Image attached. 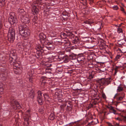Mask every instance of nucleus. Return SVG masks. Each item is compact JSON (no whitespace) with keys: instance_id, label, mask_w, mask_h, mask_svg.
<instances>
[{"instance_id":"51","label":"nucleus","mask_w":126,"mask_h":126,"mask_svg":"<svg viewBox=\"0 0 126 126\" xmlns=\"http://www.w3.org/2000/svg\"><path fill=\"white\" fill-rule=\"evenodd\" d=\"M113 126H119V123H115Z\"/></svg>"},{"instance_id":"11","label":"nucleus","mask_w":126,"mask_h":126,"mask_svg":"<svg viewBox=\"0 0 126 126\" xmlns=\"http://www.w3.org/2000/svg\"><path fill=\"white\" fill-rule=\"evenodd\" d=\"M16 56H10L9 59L10 63L13 62L14 63L16 59Z\"/></svg>"},{"instance_id":"61","label":"nucleus","mask_w":126,"mask_h":126,"mask_svg":"<svg viewBox=\"0 0 126 126\" xmlns=\"http://www.w3.org/2000/svg\"><path fill=\"white\" fill-rule=\"evenodd\" d=\"M124 119L126 120V116H124Z\"/></svg>"},{"instance_id":"20","label":"nucleus","mask_w":126,"mask_h":126,"mask_svg":"<svg viewBox=\"0 0 126 126\" xmlns=\"http://www.w3.org/2000/svg\"><path fill=\"white\" fill-rule=\"evenodd\" d=\"M55 117V115L53 113H51L50 115L48 118L49 119L53 120L54 119Z\"/></svg>"},{"instance_id":"63","label":"nucleus","mask_w":126,"mask_h":126,"mask_svg":"<svg viewBox=\"0 0 126 126\" xmlns=\"http://www.w3.org/2000/svg\"><path fill=\"white\" fill-rule=\"evenodd\" d=\"M124 40L125 41H126V38L125 39H124Z\"/></svg>"},{"instance_id":"55","label":"nucleus","mask_w":126,"mask_h":126,"mask_svg":"<svg viewBox=\"0 0 126 126\" xmlns=\"http://www.w3.org/2000/svg\"><path fill=\"white\" fill-rule=\"evenodd\" d=\"M116 69H118L119 68H120V67H122V66H116Z\"/></svg>"},{"instance_id":"6","label":"nucleus","mask_w":126,"mask_h":126,"mask_svg":"<svg viewBox=\"0 0 126 126\" xmlns=\"http://www.w3.org/2000/svg\"><path fill=\"white\" fill-rule=\"evenodd\" d=\"M21 20L22 22L25 24H28L30 22V19L29 18L24 15L21 16Z\"/></svg>"},{"instance_id":"52","label":"nucleus","mask_w":126,"mask_h":126,"mask_svg":"<svg viewBox=\"0 0 126 126\" xmlns=\"http://www.w3.org/2000/svg\"><path fill=\"white\" fill-rule=\"evenodd\" d=\"M3 87V84L1 82H0V88H2Z\"/></svg>"},{"instance_id":"4","label":"nucleus","mask_w":126,"mask_h":126,"mask_svg":"<svg viewBox=\"0 0 126 126\" xmlns=\"http://www.w3.org/2000/svg\"><path fill=\"white\" fill-rule=\"evenodd\" d=\"M11 103L12 108L14 110H16L21 108L20 104L15 99H11Z\"/></svg>"},{"instance_id":"56","label":"nucleus","mask_w":126,"mask_h":126,"mask_svg":"<svg viewBox=\"0 0 126 126\" xmlns=\"http://www.w3.org/2000/svg\"><path fill=\"white\" fill-rule=\"evenodd\" d=\"M63 16H65L66 17H65V18H66V19H67L68 18V16H66V15H63ZM63 20H64V19L65 20V18L64 17H63Z\"/></svg>"},{"instance_id":"54","label":"nucleus","mask_w":126,"mask_h":126,"mask_svg":"<svg viewBox=\"0 0 126 126\" xmlns=\"http://www.w3.org/2000/svg\"><path fill=\"white\" fill-rule=\"evenodd\" d=\"M50 34L51 35V36H55L53 34L52 32V31H51L50 32Z\"/></svg>"},{"instance_id":"41","label":"nucleus","mask_w":126,"mask_h":126,"mask_svg":"<svg viewBox=\"0 0 126 126\" xmlns=\"http://www.w3.org/2000/svg\"><path fill=\"white\" fill-rule=\"evenodd\" d=\"M32 78L31 77H30L29 78V80L30 82H31L32 83H33V81L32 80Z\"/></svg>"},{"instance_id":"49","label":"nucleus","mask_w":126,"mask_h":126,"mask_svg":"<svg viewBox=\"0 0 126 126\" xmlns=\"http://www.w3.org/2000/svg\"><path fill=\"white\" fill-rule=\"evenodd\" d=\"M3 90L4 89L3 88H0V92L1 94L3 93Z\"/></svg>"},{"instance_id":"7","label":"nucleus","mask_w":126,"mask_h":126,"mask_svg":"<svg viewBox=\"0 0 126 126\" xmlns=\"http://www.w3.org/2000/svg\"><path fill=\"white\" fill-rule=\"evenodd\" d=\"M29 110L27 111L26 113L25 114L24 116V121H25L27 122L28 125L29 124V122H28V121L30 117V114L29 113Z\"/></svg>"},{"instance_id":"27","label":"nucleus","mask_w":126,"mask_h":126,"mask_svg":"<svg viewBox=\"0 0 126 126\" xmlns=\"http://www.w3.org/2000/svg\"><path fill=\"white\" fill-rule=\"evenodd\" d=\"M121 57L120 56H116L115 58L114 59V61L115 62L117 61H118V59Z\"/></svg>"},{"instance_id":"50","label":"nucleus","mask_w":126,"mask_h":126,"mask_svg":"<svg viewBox=\"0 0 126 126\" xmlns=\"http://www.w3.org/2000/svg\"><path fill=\"white\" fill-rule=\"evenodd\" d=\"M33 56L36 57L37 59H39V57L41 56L42 57V56Z\"/></svg>"},{"instance_id":"44","label":"nucleus","mask_w":126,"mask_h":126,"mask_svg":"<svg viewBox=\"0 0 126 126\" xmlns=\"http://www.w3.org/2000/svg\"><path fill=\"white\" fill-rule=\"evenodd\" d=\"M89 3L92 4L94 2V0H89Z\"/></svg>"},{"instance_id":"29","label":"nucleus","mask_w":126,"mask_h":126,"mask_svg":"<svg viewBox=\"0 0 126 126\" xmlns=\"http://www.w3.org/2000/svg\"><path fill=\"white\" fill-rule=\"evenodd\" d=\"M17 47H18L19 48H20L23 49L24 48L22 44L20 45L18 44L17 45Z\"/></svg>"},{"instance_id":"22","label":"nucleus","mask_w":126,"mask_h":126,"mask_svg":"<svg viewBox=\"0 0 126 126\" xmlns=\"http://www.w3.org/2000/svg\"><path fill=\"white\" fill-rule=\"evenodd\" d=\"M123 87L121 86V85L120 84L118 87V88L117 89V91L118 92H120L123 91Z\"/></svg>"},{"instance_id":"3","label":"nucleus","mask_w":126,"mask_h":126,"mask_svg":"<svg viewBox=\"0 0 126 126\" xmlns=\"http://www.w3.org/2000/svg\"><path fill=\"white\" fill-rule=\"evenodd\" d=\"M8 21L11 25L17 23L18 20L16 18L15 13L12 12L9 14V17L8 18Z\"/></svg>"},{"instance_id":"2","label":"nucleus","mask_w":126,"mask_h":126,"mask_svg":"<svg viewBox=\"0 0 126 126\" xmlns=\"http://www.w3.org/2000/svg\"><path fill=\"white\" fill-rule=\"evenodd\" d=\"M15 30L10 28L8 34V40L11 43H13L15 39Z\"/></svg>"},{"instance_id":"39","label":"nucleus","mask_w":126,"mask_h":126,"mask_svg":"<svg viewBox=\"0 0 126 126\" xmlns=\"http://www.w3.org/2000/svg\"><path fill=\"white\" fill-rule=\"evenodd\" d=\"M81 54H85V55L88 54V55H91V54L89 52L88 53V52H84L83 53H81Z\"/></svg>"},{"instance_id":"24","label":"nucleus","mask_w":126,"mask_h":126,"mask_svg":"<svg viewBox=\"0 0 126 126\" xmlns=\"http://www.w3.org/2000/svg\"><path fill=\"white\" fill-rule=\"evenodd\" d=\"M112 9L114 10H117L119 9V7L117 5H114L113 6Z\"/></svg>"},{"instance_id":"45","label":"nucleus","mask_w":126,"mask_h":126,"mask_svg":"<svg viewBox=\"0 0 126 126\" xmlns=\"http://www.w3.org/2000/svg\"><path fill=\"white\" fill-rule=\"evenodd\" d=\"M64 48L65 49H65L66 51L67 52V50H69V51H70L69 50H70V48L68 47V46H67V47H64Z\"/></svg>"},{"instance_id":"23","label":"nucleus","mask_w":126,"mask_h":126,"mask_svg":"<svg viewBox=\"0 0 126 126\" xmlns=\"http://www.w3.org/2000/svg\"><path fill=\"white\" fill-rule=\"evenodd\" d=\"M44 96L45 100L49 98V96L47 94V93H44Z\"/></svg>"},{"instance_id":"21","label":"nucleus","mask_w":126,"mask_h":126,"mask_svg":"<svg viewBox=\"0 0 126 126\" xmlns=\"http://www.w3.org/2000/svg\"><path fill=\"white\" fill-rule=\"evenodd\" d=\"M35 94L33 91L31 92L29 94V96L32 99H33L35 96Z\"/></svg>"},{"instance_id":"64","label":"nucleus","mask_w":126,"mask_h":126,"mask_svg":"<svg viewBox=\"0 0 126 126\" xmlns=\"http://www.w3.org/2000/svg\"><path fill=\"white\" fill-rule=\"evenodd\" d=\"M0 126H2V125H0Z\"/></svg>"},{"instance_id":"37","label":"nucleus","mask_w":126,"mask_h":126,"mask_svg":"<svg viewBox=\"0 0 126 126\" xmlns=\"http://www.w3.org/2000/svg\"><path fill=\"white\" fill-rule=\"evenodd\" d=\"M102 96L104 99H106V97L104 93L102 94Z\"/></svg>"},{"instance_id":"57","label":"nucleus","mask_w":126,"mask_h":126,"mask_svg":"<svg viewBox=\"0 0 126 126\" xmlns=\"http://www.w3.org/2000/svg\"><path fill=\"white\" fill-rule=\"evenodd\" d=\"M2 1H1L0 0V6L2 5Z\"/></svg>"},{"instance_id":"28","label":"nucleus","mask_w":126,"mask_h":126,"mask_svg":"<svg viewBox=\"0 0 126 126\" xmlns=\"http://www.w3.org/2000/svg\"><path fill=\"white\" fill-rule=\"evenodd\" d=\"M15 63L13 64L14 66H15V67L14 68V69L18 68V66H19L18 64L16 63Z\"/></svg>"},{"instance_id":"18","label":"nucleus","mask_w":126,"mask_h":126,"mask_svg":"<svg viewBox=\"0 0 126 126\" xmlns=\"http://www.w3.org/2000/svg\"><path fill=\"white\" fill-rule=\"evenodd\" d=\"M46 47L48 50H51L53 48V46L52 44L50 43H47V45Z\"/></svg>"},{"instance_id":"8","label":"nucleus","mask_w":126,"mask_h":126,"mask_svg":"<svg viewBox=\"0 0 126 126\" xmlns=\"http://www.w3.org/2000/svg\"><path fill=\"white\" fill-rule=\"evenodd\" d=\"M110 78H107L101 80L102 85H107L110 83Z\"/></svg>"},{"instance_id":"12","label":"nucleus","mask_w":126,"mask_h":126,"mask_svg":"<svg viewBox=\"0 0 126 126\" xmlns=\"http://www.w3.org/2000/svg\"><path fill=\"white\" fill-rule=\"evenodd\" d=\"M40 40H44L46 38V35L43 32L41 33L39 35Z\"/></svg>"},{"instance_id":"42","label":"nucleus","mask_w":126,"mask_h":126,"mask_svg":"<svg viewBox=\"0 0 126 126\" xmlns=\"http://www.w3.org/2000/svg\"><path fill=\"white\" fill-rule=\"evenodd\" d=\"M93 76L92 75V74H90V75L89 77V78L90 79H93Z\"/></svg>"},{"instance_id":"32","label":"nucleus","mask_w":126,"mask_h":126,"mask_svg":"<svg viewBox=\"0 0 126 126\" xmlns=\"http://www.w3.org/2000/svg\"><path fill=\"white\" fill-rule=\"evenodd\" d=\"M107 108L109 109L110 111L112 110H113V107L110 105L108 106L107 107Z\"/></svg>"},{"instance_id":"19","label":"nucleus","mask_w":126,"mask_h":126,"mask_svg":"<svg viewBox=\"0 0 126 126\" xmlns=\"http://www.w3.org/2000/svg\"><path fill=\"white\" fill-rule=\"evenodd\" d=\"M99 47L100 49H104L106 48L105 44L104 43H101L99 46Z\"/></svg>"},{"instance_id":"13","label":"nucleus","mask_w":126,"mask_h":126,"mask_svg":"<svg viewBox=\"0 0 126 126\" xmlns=\"http://www.w3.org/2000/svg\"><path fill=\"white\" fill-rule=\"evenodd\" d=\"M32 11L34 15H37L38 13V9L35 6H34L33 7Z\"/></svg>"},{"instance_id":"16","label":"nucleus","mask_w":126,"mask_h":126,"mask_svg":"<svg viewBox=\"0 0 126 126\" xmlns=\"http://www.w3.org/2000/svg\"><path fill=\"white\" fill-rule=\"evenodd\" d=\"M71 103L67 102L66 103V104H65V106L67 105V109L68 110H70L72 109V105L71 104Z\"/></svg>"},{"instance_id":"46","label":"nucleus","mask_w":126,"mask_h":126,"mask_svg":"<svg viewBox=\"0 0 126 126\" xmlns=\"http://www.w3.org/2000/svg\"><path fill=\"white\" fill-rule=\"evenodd\" d=\"M16 52V51L14 50V51H11V54H13V55H15V53Z\"/></svg>"},{"instance_id":"35","label":"nucleus","mask_w":126,"mask_h":126,"mask_svg":"<svg viewBox=\"0 0 126 126\" xmlns=\"http://www.w3.org/2000/svg\"><path fill=\"white\" fill-rule=\"evenodd\" d=\"M110 112L111 113H113L114 114H116V111L114 109V108L113 109V110H112L110 111Z\"/></svg>"},{"instance_id":"43","label":"nucleus","mask_w":126,"mask_h":126,"mask_svg":"<svg viewBox=\"0 0 126 126\" xmlns=\"http://www.w3.org/2000/svg\"><path fill=\"white\" fill-rule=\"evenodd\" d=\"M58 55H60L63 54V52L62 51H60L58 52Z\"/></svg>"},{"instance_id":"34","label":"nucleus","mask_w":126,"mask_h":126,"mask_svg":"<svg viewBox=\"0 0 126 126\" xmlns=\"http://www.w3.org/2000/svg\"><path fill=\"white\" fill-rule=\"evenodd\" d=\"M84 22L86 24H90L92 23V22L90 21H89L86 20L84 21Z\"/></svg>"},{"instance_id":"14","label":"nucleus","mask_w":126,"mask_h":126,"mask_svg":"<svg viewBox=\"0 0 126 126\" xmlns=\"http://www.w3.org/2000/svg\"><path fill=\"white\" fill-rule=\"evenodd\" d=\"M63 44L65 47L69 45L68 39L66 37H65L64 38L63 37Z\"/></svg>"},{"instance_id":"38","label":"nucleus","mask_w":126,"mask_h":126,"mask_svg":"<svg viewBox=\"0 0 126 126\" xmlns=\"http://www.w3.org/2000/svg\"><path fill=\"white\" fill-rule=\"evenodd\" d=\"M121 10L123 12V13L125 14L126 15V13L124 9L122 7H121Z\"/></svg>"},{"instance_id":"53","label":"nucleus","mask_w":126,"mask_h":126,"mask_svg":"<svg viewBox=\"0 0 126 126\" xmlns=\"http://www.w3.org/2000/svg\"><path fill=\"white\" fill-rule=\"evenodd\" d=\"M107 123L108 125L109 126H113V125H112L111 123H110L109 122H107Z\"/></svg>"},{"instance_id":"33","label":"nucleus","mask_w":126,"mask_h":126,"mask_svg":"<svg viewBox=\"0 0 126 126\" xmlns=\"http://www.w3.org/2000/svg\"><path fill=\"white\" fill-rule=\"evenodd\" d=\"M117 31L119 33L122 32L123 31L122 29L120 28H118Z\"/></svg>"},{"instance_id":"30","label":"nucleus","mask_w":126,"mask_h":126,"mask_svg":"<svg viewBox=\"0 0 126 126\" xmlns=\"http://www.w3.org/2000/svg\"><path fill=\"white\" fill-rule=\"evenodd\" d=\"M39 112H41V113H43V112L44 111L43 107H42L41 108H40L39 109Z\"/></svg>"},{"instance_id":"47","label":"nucleus","mask_w":126,"mask_h":126,"mask_svg":"<svg viewBox=\"0 0 126 126\" xmlns=\"http://www.w3.org/2000/svg\"><path fill=\"white\" fill-rule=\"evenodd\" d=\"M93 122V121H92L91 122L88 123L87 125L86 126H91Z\"/></svg>"},{"instance_id":"9","label":"nucleus","mask_w":126,"mask_h":126,"mask_svg":"<svg viewBox=\"0 0 126 126\" xmlns=\"http://www.w3.org/2000/svg\"><path fill=\"white\" fill-rule=\"evenodd\" d=\"M22 44L24 48H26L29 49L30 48L31 45L30 43L28 42L27 41H24Z\"/></svg>"},{"instance_id":"1","label":"nucleus","mask_w":126,"mask_h":126,"mask_svg":"<svg viewBox=\"0 0 126 126\" xmlns=\"http://www.w3.org/2000/svg\"><path fill=\"white\" fill-rule=\"evenodd\" d=\"M19 33L23 37H27L30 35V31L26 25L20 24L18 26Z\"/></svg>"},{"instance_id":"36","label":"nucleus","mask_w":126,"mask_h":126,"mask_svg":"<svg viewBox=\"0 0 126 126\" xmlns=\"http://www.w3.org/2000/svg\"><path fill=\"white\" fill-rule=\"evenodd\" d=\"M93 58V57L92 56H87V59L89 60L92 59Z\"/></svg>"},{"instance_id":"62","label":"nucleus","mask_w":126,"mask_h":126,"mask_svg":"<svg viewBox=\"0 0 126 126\" xmlns=\"http://www.w3.org/2000/svg\"><path fill=\"white\" fill-rule=\"evenodd\" d=\"M113 56H110V57L111 59H112L113 58Z\"/></svg>"},{"instance_id":"40","label":"nucleus","mask_w":126,"mask_h":126,"mask_svg":"<svg viewBox=\"0 0 126 126\" xmlns=\"http://www.w3.org/2000/svg\"><path fill=\"white\" fill-rule=\"evenodd\" d=\"M57 56L58 57L57 60L58 61H60L61 60H62L63 59V58H59V57L58 56Z\"/></svg>"},{"instance_id":"15","label":"nucleus","mask_w":126,"mask_h":126,"mask_svg":"<svg viewBox=\"0 0 126 126\" xmlns=\"http://www.w3.org/2000/svg\"><path fill=\"white\" fill-rule=\"evenodd\" d=\"M117 95V94H116L114 96V98H116L117 100H121L124 97L125 95V94L124 93H122L121 96L116 97V96Z\"/></svg>"},{"instance_id":"25","label":"nucleus","mask_w":126,"mask_h":126,"mask_svg":"<svg viewBox=\"0 0 126 126\" xmlns=\"http://www.w3.org/2000/svg\"><path fill=\"white\" fill-rule=\"evenodd\" d=\"M41 48V47L40 45H37L35 47V49L36 50H40Z\"/></svg>"},{"instance_id":"59","label":"nucleus","mask_w":126,"mask_h":126,"mask_svg":"<svg viewBox=\"0 0 126 126\" xmlns=\"http://www.w3.org/2000/svg\"><path fill=\"white\" fill-rule=\"evenodd\" d=\"M1 1H2V3H4V1H5V0H0Z\"/></svg>"},{"instance_id":"31","label":"nucleus","mask_w":126,"mask_h":126,"mask_svg":"<svg viewBox=\"0 0 126 126\" xmlns=\"http://www.w3.org/2000/svg\"><path fill=\"white\" fill-rule=\"evenodd\" d=\"M37 16H35L34 17L33 19H32V21L33 22H35L37 21Z\"/></svg>"},{"instance_id":"58","label":"nucleus","mask_w":126,"mask_h":126,"mask_svg":"<svg viewBox=\"0 0 126 126\" xmlns=\"http://www.w3.org/2000/svg\"><path fill=\"white\" fill-rule=\"evenodd\" d=\"M60 107L61 108V109L62 110L63 109V105H61L60 106Z\"/></svg>"},{"instance_id":"48","label":"nucleus","mask_w":126,"mask_h":126,"mask_svg":"<svg viewBox=\"0 0 126 126\" xmlns=\"http://www.w3.org/2000/svg\"><path fill=\"white\" fill-rule=\"evenodd\" d=\"M47 93V91L46 90H42V91H41V94H43L44 95V93Z\"/></svg>"},{"instance_id":"5","label":"nucleus","mask_w":126,"mask_h":126,"mask_svg":"<svg viewBox=\"0 0 126 126\" xmlns=\"http://www.w3.org/2000/svg\"><path fill=\"white\" fill-rule=\"evenodd\" d=\"M38 95L37 97V100L39 104L40 105H42L43 104V99L41 93V91H38L37 92Z\"/></svg>"},{"instance_id":"26","label":"nucleus","mask_w":126,"mask_h":126,"mask_svg":"<svg viewBox=\"0 0 126 126\" xmlns=\"http://www.w3.org/2000/svg\"><path fill=\"white\" fill-rule=\"evenodd\" d=\"M36 53L37 55H41L42 54V53L41 51L38 50H36Z\"/></svg>"},{"instance_id":"60","label":"nucleus","mask_w":126,"mask_h":126,"mask_svg":"<svg viewBox=\"0 0 126 126\" xmlns=\"http://www.w3.org/2000/svg\"><path fill=\"white\" fill-rule=\"evenodd\" d=\"M63 36H66V34L65 33H63Z\"/></svg>"},{"instance_id":"17","label":"nucleus","mask_w":126,"mask_h":126,"mask_svg":"<svg viewBox=\"0 0 126 126\" xmlns=\"http://www.w3.org/2000/svg\"><path fill=\"white\" fill-rule=\"evenodd\" d=\"M18 11L19 14L21 15L22 16L24 15L25 14V12L23 9L21 8H19Z\"/></svg>"},{"instance_id":"10","label":"nucleus","mask_w":126,"mask_h":126,"mask_svg":"<svg viewBox=\"0 0 126 126\" xmlns=\"http://www.w3.org/2000/svg\"><path fill=\"white\" fill-rule=\"evenodd\" d=\"M76 56H69V57H66L65 58V59L63 61L64 63H67L70 60L75 59L76 58Z\"/></svg>"}]
</instances>
